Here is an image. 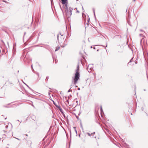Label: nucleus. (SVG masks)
Returning a JSON list of instances; mask_svg holds the SVG:
<instances>
[{
	"label": "nucleus",
	"instance_id": "obj_1",
	"mask_svg": "<svg viewBox=\"0 0 148 148\" xmlns=\"http://www.w3.org/2000/svg\"><path fill=\"white\" fill-rule=\"evenodd\" d=\"M79 72H76L74 79V84L75 85L77 83L78 80L79 79Z\"/></svg>",
	"mask_w": 148,
	"mask_h": 148
},
{
	"label": "nucleus",
	"instance_id": "obj_2",
	"mask_svg": "<svg viewBox=\"0 0 148 148\" xmlns=\"http://www.w3.org/2000/svg\"><path fill=\"white\" fill-rule=\"evenodd\" d=\"M72 10L73 9L71 8H69V12L68 10H67V12L66 11V15H68V17H69V16H70L71 15Z\"/></svg>",
	"mask_w": 148,
	"mask_h": 148
},
{
	"label": "nucleus",
	"instance_id": "obj_3",
	"mask_svg": "<svg viewBox=\"0 0 148 148\" xmlns=\"http://www.w3.org/2000/svg\"><path fill=\"white\" fill-rule=\"evenodd\" d=\"M92 67V64H89L88 67V71L89 72H90L91 69Z\"/></svg>",
	"mask_w": 148,
	"mask_h": 148
},
{
	"label": "nucleus",
	"instance_id": "obj_4",
	"mask_svg": "<svg viewBox=\"0 0 148 148\" xmlns=\"http://www.w3.org/2000/svg\"><path fill=\"white\" fill-rule=\"evenodd\" d=\"M5 127L6 129H7L8 128V125H6L4 123L0 124V127Z\"/></svg>",
	"mask_w": 148,
	"mask_h": 148
},
{
	"label": "nucleus",
	"instance_id": "obj_5",
	"mask_svg": "<svg viewBox=\"0 0 148 148\" xmlns=\"http://www.w3.org/2000/svg\"><path fill=\"white\" fill-rule=\"evenodd\" d=\"M86 137V135H85L84 136L81 137V140L83 142H84L85 140V138Z\"/></svg>",
	"mask_w": 148,
	"mask_h": 148
},
{
	"label": "nucleus",
	"instance_id": "obj_6",
	"mask_svg": "<svg viewBox=\"0 0 148 148\" xmlns=\"http://www.w3.org/2000/svg\"><path fill=\"white\" fill-rule=\"evenodd\" d=\"M62 1V3L63 4H65L67 0H61Z\"/></svg>",
	"mask_w": 148,
	"mask_h": 148
},
{
	"label": "nucleus",
	"instance_id": "obj_7",
	"mask_svg": "<svg viewBox=\"0 0 148 148\" xmlns=\"http://www.w3.org/2000/svg\"><path fill=\"white\" fill-rule=\"evenodd\" d=\"M79 64H78L77 66V69L76 70V72H79Z\"/></svg>",
	"mask_w": 148,
	"mask_h": 148
},
{
	"label": "nucleus",
	"instance_id": "obj_8",
	"mask_svg": "<svg viewBox=\"0 0 148 148\" xmlns=\"http://www.w3.org/2000/svg\"><path fill=\"white\" fill-rule=\"evenodd\" d=\"M60 47H57L55 51H57L59 49Z\"/></svg>",
	"mask_w": 148,
	"mask_h": 148
},
{
	"label": "nucleus",
	"instance_id": "obj_9",
	"mask_svg": "<svg viewBox=\"0 0 148 148\" xmlns=\"http://www.w3.org/2000/svg\"><path fill=\"white\" fill-rule=\"evenodd\" d=\"M86 134H87L88 135V136H89L91 137V135L92 134H93V133H92L91 134H90V133L87 132L86 133Z\"/></svg>",
	"mask_w": 148,
	"mask_h": 148
},
{
	"label": "nucleus",
	"instance_id": "obj_10",
	"mask_svg": "<svg viewBox=\"0 0 148 148\" xmlns=\"http://www.w3.org/2000/svg\"><path fill=\"white\" fill-rule=\"evenodd\" d=\"M100 110L101 112H103V110H102V108L101 107Z\"/></svg>",
	"mask_w": 148,
	"mask_h": 148
},
{
	"label": "nucleus",
	"instance_id": "obj_11",
	"mask_svg": "<svg viewBox=\"0 0 148 148\" xmlns=\"http://www.w3.org/2000/svg\"><path fill=\"white\" fill-rule=\"evenodd\" d=\"M74 129H75V132L76 133V134H77V131L75 129V127H74Z\"/></svg>",
	"mask_w": 148,
	"mask_h": 148
},
{
	"label": "nucleus",
	"instance_id": "obj_12",
	"mask_svg": "<svg viewBox=\"0 0 148 148\" xmlns=\"http://www.w3.org/2000/svg\"><path fill=\"white\" fill-rule=\"evenodd\" d=\"M71 91H72V90L71 89H70L68 91V92H69Z\"/></svg>",
	"mask_w": 148,
	"mask_h": 148
},
{
	"label": "nucleus",
	"instance_id": "obj_13",
	"mask_svg": "<svg viewBox=\"0 0 148 148\" xmlns=\"http://www.w3.org/2000/svg\"><path fill=\"white\" fill-rule=\"evenodd\" d=\"M60 110L61 112H62V110L61 108H60Z\"/></svg>",
	"mask_w": 148,
	"mask_h": 148
},
{
	"label": "nucleus",
	"instance_id": "obj_14",
	"mask_svg": "<svg viewBox=\"0 0 148 148\" xmlns=\"http://www.w3.org/2000/svg\"><path fill=\"white\" fill-rule=\"evenodd\" d=\"M57 60H56L55 59V63H57Z\"/></svg>",
	"mask_w": 148,
	"mask_h": 148
},
{
	"label": "nucleus",
	"instance_id": "obj_15",
	"mask_svg": "<svg viewBox=\"0 0 148 148\" xmlns=\"http://www.w3.org/2000/svg\"><path fill=\"white\" fill-rule=\"evenodd\" d=\"M49 79V77H46V79L48 80Z\"/></svg>",
	"mask_w": 148,
	"mask_h": 148
},
{
	"label": "nucleus",
	"instance_id": "obj_16",
	"mask_svg": "<svg viewBox=\"0 0 148 148\" xmlns=\"http://www.w3.org/2000/svg\"><path fill=\"white\" fill-rule=\"evenodd\" d=\"M132 60V59H131L130 60V61L128 62V64H129L130 62H131V61Z\"/></svg>",
	"mask_w": 148,
	"mask_h": 148
},
{
	"label": "nucleus",
	"instance_id": "obj_17",
	"mask_svg": "<svg viewBox=\"0 0 148 148\" xmlns=\"http://www.w3.org/2000/svg\"><path fill=\"white\" fill-rule=\"evenodd\" d=\"M36 74L38 75V76L39 77V73H36Z\"/></svg>",
	"mask_w": 148,
	"mask_h": 148
},
{
	"label": "nucleus",
	"instance_id": "obj_18",
	"mask_svg": "<svg viewBox=\"0 0 148 148\" xmlns=\"http://www.w3.org/2000/svg\"><path fill=\"white\" fill-rule=\"evenodd\" d=\"M92 10H93V12H95V10L93 8Z\"/></svg>",
	"mask_w": 148,
	"mask_h": 148
},
{
	"label": "nucleus",
	"instance_id": "obj_19",
	"mask_svg": "<svg viewBox=\"0 0 148 148\" xmlns=\"http://www.w3.org/2000/svg\"><path fill=\"white\" fill-rule=\"evenodd\" d=\"M31 67H32V71H34V69H33V67H32V65H31Z\"/></svg>",
	"mask_w": 148,
	"mask_h": 148
},
{
	"label": "nucleus",
	"instance_id": "obj_20",
	"mask_svg": "<svg viewBox=\"0 0 148 148\" xmlns=\"http://www.w3.org/2000/svg\"><path fill=\"white\" fill-rule=\"evenodd\" d=\"M16 138V139H17V140H20L19 138Z\"/></svg>",
	"mask_w": 148,
	"mask_h": 148
},
{
	"label": "nucleus",
	"instance_id": "obj_21",
	"mask_svg": "<svg viewBox=\"0 0 148 148\" xmlns=\"http://www.w3.org/2000/svg\"><path fill=\"white\" fill-rule=\"evenodd\" d=\"M23 83H24L25 84V85H26V86H27L28 87H29H29L28 86V85H27L26 84H25V83L24 82H23Z\"/></svg>",
	"mask_w": 148,
	"mask_h": 148
},
{
	"label": "nucleus",
	"instance_id": "obj_22",
	"mask_svg": "<svg viewBox=\"0 0 148 148\" xmlns=\"http://www.w3.org/2000/svg\"><path fill=\"white\" fill-rule=\"evenodd\" d=\"M93 13H94V16H95V12H93Z\"/></svg>",
	"mask_w": 148,
	"mask_h": 148
},
{
	"label": "nucleus",
	"instance_id": "obj_23",
	"mask_svg": "<svg viewBox=\"0 0 148 148\" xmlns=\"http://www.w3.org/2000/svg\"><path fill=\"white\" fill-rule=\"evenodd\" d=\"M78 90H80V88H78Z\"/></svg>",
	"mask_w": 148,
	"mask_h": 148
},
{
	"label": "nucleus",
	"instance_id": "obj_24",
	"mask_svg": "<svg viewBox=\"0 0 148 148\" xmlns=\"http://www.w3.org/2000/svg\"><path fill=\"white\" fill-rule=\"evenodd\" d=\"M82 10H83L84 11V9L83 8V7H82Z\"/></svg>",
	"mask_w": 148,
	"mask_h": 148
},
{
	"label": "nucleus",
	"instance_id": "obj_25",
	"mask_svg": "<svg viewBox=\"0 0 148 148\" xmlns=\"http://www.w3.org/2000/svg\"><path fill=\"white\" fill-rule=\"evenodd\" d=\"M57 36H58V40H59V38H58V36H58V35Z\"/></svg>",
	"mask_w": 148,
	"mask_h": 148
},
{
	"label": "nucleus",
	"instance_id": "obj_26",
	"mask_svg": "<svg viewBox=\"0 0 148 148\" xmlns=\"http://www.w3.org/2000/svg\"><path fill=\"white\" fill-rule=\"evenodd\" d=\"M77 12H78V13H79V11H78V10H77Z\"/></svg>",
	"mask_w": 148,
	"mask_h": 148
},
{
	"label": "nucleus",
	"instance_id": "obj_27",
	"mask_svg": "<svg viewBox=\"0 0 148 148\" xmlns=\"http://www.w3.org/2000/svg\"><path fill=\"white\" fill-rule=\"evenodd\" d=\"M79 136L80 137V134H79Z\"/></svg>",
	"mask_w": 148,
	"mask_h": 148
},
{
	"label": "nucleus",
	"instance_id": "obj_28",
	"mask_svg": "<svg viewBox=\"0 0 148 148\" xmlns=\"http://www.w3.org/2000/svg\"><path fill=\"white\" fill-rule=\"evenodd\" d=\"M64 46H64H64H61V47H64Z\"/></svg>",
	"mask_w": 148,
	"mask_h": 148
},
{
	"label": "nucleus",
	"instance_id": "obj_29",
	"mask_svg": "<svg viewBox=\"0 0 148 148\" xmlns=\"http://www.w3.org/2000/svg\"><path fill=\"white\" fill-rule=\"evenodd\" d=\"M135 63L136 64H137V62H136Z\"/></svg>",
	"mask_w": 148,
	"mask_h": 148
},
{
	"label": "nucleus",
	"instance_id": "obj_30",
	"mask_svg": "<svg viewBox=\"0 0 148 148\" xmlns=\"http://www.w3.org/2000/svg\"><path fill=\"white\" fill-rule=\"evenodd\" d=\"M75 87H77V86H75Z\"/></svg>",
	"mask_w": 148,
	"mask_h": 148
},
{
	"label": "nucleus",
	"instance_id": "obj_31",
	"mask_svg": "<svg viewBox=\"0 0 148 148\" xmlns=\"http://www.w3.org/2000/svg\"><path fill=\"white\" fill-rule=\"evenodd\" d=\"M26 136H28V135H27V134H26Z\"/></svg>",
	"mask_w": 148,
	"mask_h": 148
},
{
	"label": "nucleus",
	"instance_id": "obj_32",
	"mask_svg": "<svg viewBox=\"0 0 148 148\" xmlns=\"http://www.w3.org/2000/svg\"><path fill=\"white\" fill-rule=\"evenodd\" d=\"M32 106L33 107H34V106L33 105H32Z\"/></svg>",
	"mask_w": 148,
	"mask_h": 148
},
{
	"label": "nucleus",
	"instance_id": "obj_33",
	"mask_svg": "<svg viewBox=\"0 0 148 148\" xmlns=\"http://www.w3.org/2000/svg\"><path fill=\"white\" fill-rule=\"evenodd\" d=\"M131 115H132V113H131Z\"/></svg>",
	"mask_w": 148,
	"mask_h": 148
},
{
	"label": "nucleus",
	"instance_id": "obj_34",
	"mask_svg": "<svg viewBox=\"0 0 148 148\" xmlns=\"http://www.w3.org/2000/svg\"><path fill=\"white\" fill-rule=\"evenodd\" d=\"M95 49V47H94V49Z\"/></svg>",
	"mask_w": 148,
	"mask_h": 148
},
{
	"label": "nucleus",
	"instance_id": "obj_35",
	"mask_svg": "<svg viewBox=\"0 0 148 148\" xmlns=\"http://www.w3.org/2000/svg\"><path fill=\"white\" fill-rule=\"evenodd\" d=\"M136 0H133L134 1H135Z\"/></svg>",
	"mask_w": 148,
	"mask_h": 148
},
{
	"label": "nucleus",
	"instance_id": "obj_36",
	"mask_svg": "<svg viewBox=\"0 0 148 148\" xmlns=\"http://www.w3.org/2000/svg\"><path fill=\"white\" fill-rule=\"evenodd\" d=\"M48 93H49V94H50V93H49V92Z\"/></svg>",
	"mask_w": 148,
	"mask_h": 148
},
{
	"label": "nucleus",
	"instance_id": "obj_37",
	"mask_svg": "<svg viewBox=\"0 0 148 148\" xmlns=\"http://www.w3.org/2000/svg\"><path fill=\"white\" fill-rule=\"evenodd\" d=\"M1 50H0V53H1Z\"/></svg>",
	"mask_w": 148,
	"mask_h": 148
},
{
	"label": "nucleus",
	"instance_id": "obj_38",
	"mask_svg": "<svg viewBox=\"0 0 148 148\" xmlns=\"http://www.w3.org/2000/svg\"><path fill=\"white\" fill-rule=\"evenodd\" d=\"M18 72H19V71H18Z\"/></svg>",
	"mask_w": 148,
	"mask_h": 148
},
{
	"label": "nucleus",
	"instance_id": "obj_39",
	"mask_svg": "<svg viewBox=\"0 0 148 148\" xmlns=\"http://www.w3.org/2000/svg\"><path fill=\"white\" fill-rule=\"evenodd\" d=\"M99 51L98 49L97 50V51Z\"/></svg>",
	"mask_w": 148,
	"mask_h": 148
},
{
	"label": "nucleus",
	"instance_id": "obj_40",
	"mask_svg": "<svg viewBox=\"0 0 148 148\" xmlns=\"http://www.w3.org/2000/svg\"><path fill=\"white\" fill-rule=\"evenodd\" d=\"M76 102H77V101H76Z\"/></svg>",
	"mask_w": 148,
	"mask_h": 148
},
{
	"label": "nucleus",
	"instance_id": "obj_41",
	"mask_svg": "<svg viewBox=\"0 0 148 148\" xmlns=\"http://www.w3.org/2000/svg\"><path fill=\"white\" fill-rule=\"evenodd\" d=\"M51 3H52V1H51Z\"/></svg>",
	"mask_w": 148,
	"mask_h": 148
},
{
	"label": "nucleus",
	"instance_id": "obj_42",
	"mask_svg": "<svg viewBox=\"0 0 148 148\" xmlns=\"http://www.w3.org/2000/svg\"><path fill=\"white\" fill-rule=\"evenodd\" d=\"M106 47H107V45L106 46Z\"/></svg>",
	"mask_w": 148,
	"mask_h": 148
},
{
	"label": "nucleus",
	"instance_id": "obj_43",
	"mask_svg": "<svg viewBox=\"0 0 148 148\" xmlns=\"http://www.w3.org/2000/svg\"><path fill=\"white\" fill-rule=\"evenodd\" d=\"M6 119V118H5V119Z\"/></svg>",
	"mask_w": 148,
	"mask_h": 148
},
{
	"label": "nucleus",
	"instance_id": "obj_44",
	"mask_svg": "<svg viewBox=\"0 0 148 148\" xmlns=\"http://www.w3.org/2000/svg\"><path fill=\"white\" fill-rule=\"evenodd\" d=\"M91 48H92V46H91Z\"/></svg>",
	"mask_w": 148,
	"mask_h": 148
},
{
	"label": "nucleus",
	"instance_id": "obj_45",
	"mask_svg": "<svg viewBox=\"0 0 148 148\" xmlns=\"http://www.w3.org/2000/svg\"><path fill=\"white\" fill-rule=\"evenodd\" d=\"M54 103V104H55V105H55V103Z\"/></svg>",
	"mask_w": 148,
	"mask_h": 148
},
{
	"label": "nucleus",
	"instance_id": "obj_46",
	"mask_svg": "<svg viewBox=\"0 0 148 148\" xmlns=\"http://www.w3.org/2000/svg\"><path fill=\"white\" fill-rule=\"evenodd\" d=\"M17 121H19L18 120Z\"/></svg>",
	"mask_w": 148,
	"mask_h": 148
},
{
	"label": "nucleus",
	"instance_id": "obj_47",
	"mask_svg": "<svg viewBox=\"0 0 148 148\" xmlns=\"http://www.w3.org/2000/svg\"><path fill=\"white\" fill-rule=\"evenodd\" d=\"M17 121H19L18 120Z\"/></svg>",
	"mask_w": 148,
	"mask_h": 148
},
{
	"label": "nucleus",
	"instance_id": "obj_48",
	"mask_svg": "<svg viewBox=\"0 0 148 148\" xmlns=\"http://www.w3.org/2000/svg\"><path fill=\"white\" fill-rule=\"evenodd\" d=\"M77 1L78 0H77Z\"/></svg>",
	"mask_w": 148,
	"mask_h": 148
}]
</instances>
